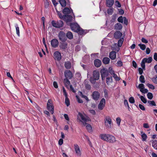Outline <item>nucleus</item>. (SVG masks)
<instances>
[{
  "label": "nucleus",
  "mask_w": 157,
  "mask_h": 157,
  "mask_svg": "<svg viewBox=\"0 0 157 157\" xmlns=\"http://www.w3.org/2000/svg\"><path fill=\"white\" fill-rule=\"evenodd\" d=\"M70 89L71 90L73 93H75L76 92V90L74 88L73 86L71 85H70Z\"/></svg>",
  "instance_id": "obj_63"
},
{
  "label": "nucleus",
  "mask_w": 157,
  "mask_h": 157,
  "mask_svg": "<svg viewBox=\"0 0 157 157\" xmlns=\"http://www.w3.org/2000/svg\"><path fill=\"white\" fill-rule=\"evenodd\" d=\"M64 66L67 69H69L71 67V63L69 61L66 62L65 63Z\"/></svg>",
  "instance_id": "obj_30"
},
{
  "label": "nucleus",
  "mask_w": 157,
  "mask_h": 157,
  "mask_svg": "<svg viewBox=\"0 0 157 157\" xmlns=\"http://www.w3.org/2000/svg\"><path fill=\"white\" fill-rule=\"evenodd\" d=\"M100 137L102 140L109 143H114L116 141L115 137L109 134H101L100 135Z\"/></svg>",
  "instance_id": "obj_2"
},
{
  "label": "nucleus",
  "mask_w": 157,
  "mask_h": 157,
  "mask_svg": "<svg viewBox=\"0 0 157 157\" xmlns=\"http://www.w3.org/2000/svg\"><path fill=\"white\" fill-rule=\"evenodd\" d=\"M138 87L140 89H143L144 88V85L142 83L140 84L138 86Z\"/></svg>",
  "instance_id": "obj_61"
},
{
  "label": "nucleus",
  "mask_w": 157,
  "mask_h": 157,
  "mask_svg": "<svg viewBox=\"0 0 157 157\" xmlns=\"http://www.w3.org/2000/svg\"><path fill=\"white\" fill-rule=\"evenodd\" d=\"M59 40L63 42H64L67 40L66 33L63 31H59L58 34Z\"/></svg>",
  "instance_id": "obj_5"
},
{
  "label": "nucleus",
  "mask_w": 157,
  "mask_h": 157,
  "mask_svg": "<svg viewBox=\"0 0 157 157\" xmlns=\"http://www.w3.org/2000/svg\"><path fill=\"white\" fill-rule=\"evenodd\" d=\"M148 103H149L150 105L151 106H156V103L155 101H150L149 100L148 101Z\"/></svg>",
  "instance_id": "obj_41"
},
{
  "label": "nucleus",
  "mask_w": 157,
  "mask_h": 157,
  "mask_svg": "<svg viewBox=\"0 0 157 157\" xmlns=\"http://www.w3.org/2000/svg\"><path fill=\"white\" fill-rule=\"evenodd\" d=\"M109 57L112 60H114L116 57V53L115 51H112L109 53Z\"/></svg>",
  "instance_id": "obj_16"
},
{
  "label": "nucleus",
  "mask_w": 157,
  "mask_h": 157,
  "mask_svg": "<svg viewBox=\"0 0 157 157\" xmlns=\"http://www.w3.org/2000/svg\"><path fill=\"white\" fill-rule=\"evenodd\" d=\"M147 97L150 100H151L153 98V95L152 93L149 92L147 94Z\"/></svg>",
  "instance_id": "obj_43"
},
{
  "label": "nucleus",
  "mask_w": 157,
  "mask_h": 157,
  "mask_svg": "<svg viewBox=\"0 0 157 157\" xmlns=\"http://www.w3.org/2000/svg\"><path fill=\"white\" fill-rule=\"evenodd\" d=\"M140 98L141 101L144 103H146L147 102V99L142 96H140Z\"/></svg>",
  "instance_id": "obj_39"
},
{
  "label": "nucleus",
  "mask_w": 157,
  "mask_h": 157,
  "mask_svg": "<svg viewBox=\"0 0 157 157\" xmlns=\"http://www.w3.org/2000/svg\"><path fill=\"white\" fill-rule=\"evenodd\" d=\"M129 101L131 103H134L135 102V99L133 97H131L129 99Z\"/></svg>",
  "instance_id": "obj_53"
},
{
  "label": "nucleus",
  "mask_w": 157,
  "mask_h": 157,
  "mask_svg": "<svg viewBox=\"0 0 157 157\" xmlns=\"http://www.w3.org/2000/svg\"><path fill=\"white\" fill-rule=\"evenodd\" d=\"M59 2L62 7H65L66 6L67 2L65 0H59Z\"/></svg>",
  "instance_id": "obj_31"
},
{
  "label": "nucleus",
  "mask_w": 157,
  "mask_h": 157,
  "mask_svg": "<svg viewBox=\"0 0 157 157\" xmlns=\"http://www.w3.org/2000/svg\"><path fill=\"white\" fill-rule=\"evenodd\" d=\"M141 134L142 140L143 141H145L146 140L147 138V135L144 133L143 131L141 132Z\"/></svg>",
  "instance_id": "obj_27"
},
{
  "label": "nucleus",
  "mask_w": 157,
  "mask_h": 157,
  "mask_svg": "<svg viewBox=\"0 0 157 157\" xmlns=\"http://www.w3.org/2000/svg\"><path fill=\"white\" fill-rule=\"evenodd\" d=\"M66 37L67 39L71 40L73 38V35L71 31H68L66 34Z\"/></svg>",
  "instance_id": "obj_23"
},
{
  "label": "nucleus",
  "mask_w": 157,
  "mask_h": 157,
  "mask_svg": "<svg viewBox=\"0 0 157 157\" xmlns=\"http://www.w3.org/2000/svg\"><path fill=\"white\" fill-rule=\"evenodd\" d=\"M124 104L125 107H127L128 108V109H129V108H130L129 105H128V101L126 99H124Z\"/></svg>",
  "instance_id": "obj_51"
},
{
  "label": "nucleus",
  "mask_w": 157,
  "mask_h": 157,
  "mask_svg": "<svg viewBox=\"0 0 157 157\" xmlns=\"http://www.w3.org/2000/svg\"><path fill=\"white\" fill-rule=\"evenodd\" d=\"M105 99L104 98H102L98 105V109L100 110H102L105 106Z\"/></svg>",
  "instance_id": "obj_11"
},
{
  "label": "nucleus",
  "mask_w": 157,
  "mask_h": 157,
  "mask_svg": "<svg viewBox=\"0 0 157 157\" xmlns=\"http://www.w3.org/2000/svg\"><path fill=\"white\" fill-rule=\"evenodd\" d=\"M138 46L142 50H144L146 49V45L144 44H139Z\"/></svg>",
  "instance_id": "obj_44"
},
{
  "label": "nucleus",
  "mask_w": 157,
  "mask_h": 157,
  "mask_svg": "<svg viewBox=\"0 0 157 157\" xmlns=\"http://www.w3.org/2000/svg\"><path fill=\"white\" fill-rule=\"evenodd\" d=\"M63 13L64 14H67L70 13V10L67 7H65L64 8L63 11Z\"/></svg>",
  "instance_id": "obj_25"
},
{
  "label": "nucleus",
  "mask_w": 157,
  "mask_h": 157,
  "mask_svg": "<svg viewBox=\"0 0 157 157\" xmlns=\"http://www.w3.org/2000/svg\"><path fill=\"white\" fill-rule=\"evenodd\" d=\"M114 3V0H106V5L107 7H111Z\"/></svg>",
  "instance_id": "obj_17"
},
{
  "label": "nucleus",
  "mask_w": 157,
  "mask_h": 157,
  "mask_svg": "<svg viewBox=\"0 0 157 157\" xmlns=\"http://www.w3.org/2000/svg\"><path fill=\"white\" fill-rule=\"evenodd\" d=\"M15 26L16 29V33L18 36H20L19 28L17 24H15Z\"/></svg>",
  "instance_id": "obj_36"
},
{
  "label": "nucleus",
  "mask_w": 157,
  "mask_h": 157,
  "mask_svg": "<svg viewBox=\"0 0 157 157\" xmlns=\"http://www.w3.org/2000/svg\"><path fill=\"white\" fill-rule=\"evenodd\" d=\"M114 28L116 30L120 31L122 29V26L120 23H117L114 25Z\"/></svg>",
  "instance_id": "obj_20"
},
{
  "label": "nucleus",
  "mask_w": 157,
  "mask_h": 157,
  "mask_svg": "<svg viewBox=\"0 0 157 157\" xmlns=\"http://www.w3.org/2000/svg\"><path fill=\"white\" fill-rule=\"evenodd\" d=\"M113 75V77L115 78L116 81H118L120 80V79L117 76V75L115 73Z\"/></svg>",
  "instance_id": "obj_59"
},
{
  "label": "nucleus",
  "mask_w": 157,
  "mask_h": 157,
  "mask_svg": "<svg viewBox=\"0 0 157 157\" xmlns=\"http://www.w3.org/2000/svg\"><path fill=\"white\" fill-rule=\"evenodd\" d=\"M85 86L86 89L87 90H89L91 89V86L90 84H86L85 85Z\"/></svg>",
  "instance_id": "obj_57"
},
{
  "label": "nucleus",
  "mask_w": 157,
  "mask_h": 157,
  "mask_svg": "<svg viewBox=\"0 0 157 157\" xmlns=\"http://www.w3.org/2000/svg\"><path fill=\"white\" fill-rule=\"evenodd\" d=\"M118 10L119 14H121V15L123 14L124 13V11L122 9H118Z\"/></svg>",
  "instance_id": "obj_62"
},
{
  "label": "nucleus",
  "mask_w": 157,
  "mask_h": 157,
  "mask_svg": "<svg viewBox=\"0 0 157 157\" xmlns=\"http://www.w3.org/2000/svg\"><path fill=\"white\" fill-rule=\"evenodd\" d=\"M121 119L120 117H118L116 118V122L117 124L119 126L120 124Z\"/></svg>",
  "instance_id": "obj_55"
},
{
  "label": "nucleus",
  "mask_w": 157,
  "mask_h": 157,
  "mask_svg": "<svg viewBox=\"0 0 157 157\" xmlns=\"http://www.w3.org/2000/svg\"><path fill=\"white\" fill-rule=\"evenodd\" d=\"M67 44L64 42L61 43L59 45V48H60V49L63 50H65L67 48Z\"/></svg>",
  "instance_id": "obj_22"
},
{
  "label": "nucleus",
  "mask_w": 157,
  "mask_h": 157,
  "mask_svg": "<svg viewBox=\"0 0 157 157\" xmlns=\"http://www.w3.org/2000/svg\"><path fill=\"white\" fill-rule=\"evenodd\" d=\"M74 147L76 155L78 156H80L81 155V151L79 146L77 144H75Z\"/></svg>",
  "instance_id": "obj_10"
},
{
  "label": "nucleus",
  "mask_w": 157,
  "mask_h": 157,
  "mask_svg": "<svg viewBox=\"0 0 157 157\" xmlns=\"http://www.w3.org/2000/svg\"><path fill=\"white\" fill-rule=\"evenodd\" d=\"M80 96L82 98H84L85 99H86V101H89V100L88 99V97L84 95L82 93V92H80Z\"/></svg>",
  "instance_id": "obj_42"
},
{
  "label": "nucleus",
  "mask_w": 157,
  "mask_h": 157,
  "mask_svg": "<svg viewBox=\"0 0 157 157\" xmlns=\"http://www.w3.org/2000/svg\"><path fill=\"white\" fill-rule=\"evenodd\" d=\"M117 66L119 67L122 66L123 65V63L122 62L121 60L118 61L117 62Z\"/></svg>",
  "instance_id": "obj_58"
},
{
  "label": "nucleus",
  "mask_w": 157,
  "mask_h": 157,
  "mask_svg": "<svg viewBox=\"0 0 157 157\" xmlns=\"http://www.w3.org/2000/svg\"><path fill=\"white\" fill-rule=\"evenodd\" d=\"M77 119L80 122H81L84 126H85L86 124V122L91 121V119L87 116L84 115L82 113L79 112L77 115Z\"/></svg>",
  "instance_id": "obj_3"
},
{
  "label": "nucleus",
  "mask_w": 157,
  "mask_h": 157,
  "mask_svg": "<svg viewBox=\"0 0 157 157\" xmlns=\"http://www.w3.org/2000/svg\"><path fill=\"white\" fill-rule=\"evenodd\" d=\"M47 109L52 114L54 113V107L51 99H49L48 100L47 103Z\"/></svg>",
  "instance_id": "obj_4"
},
{
  "label": "nucleus",
  "mask_w": 157,
  "mask_h": 157,
  "mask_svg": "<svg viewBox=\"0 0 157 157\" xmlns=\"http://www.w3.org/2000/svg\"><path fill=\"white\" fill-rule=\"evenodd\" d=\"M146 61L144 60L143 59L141 62V66L144 69L145 68V63H146Z\"/></svg>",
  "instance_id": "obj_48"
},
{
  "label": "nucleus",
  "mask_w": 157,
  "mask_h": 157,
  "mask_svg": "<svg viewBox=\"0 0 157 157\" xmlns=\"http://www.w3.org/2000/svg\"><path fill=\"white\" fill-rule=\"evenodd\" d=\"M92 96L94 100L97 101L100 98V94L98 91H94L93 92Z\"/></svg>",
  "instance_id": "obj_12"
},
{
  "label": "nucleus",
  "mask_w": 157,
  "mask_h": 157,
  "mask_svg": "<svg viewBox=\"0 0 157 157\" xmlns=\"http://www.w3.org/2000/svg\"><path fill=\"white\" fill-rule=\"evenodd\" d=\"M51 23L53 27L56 28H57V22H56L55 21L53 20L52 21Z\"/></svg>",
  "instance_id": "obj_46"
},
{
  "label": "nucleus",
  "mask_w": 157,
  "mask_h": 157,
  "mask_svg": "<svg viewBox=\"0 0 157 157\" xmlns=\"http://www.w3.org/2000/svg\"><path fill=\"white\" fill-rule=\"evenodd\" d=\"M56 11L57 12L58 15L59 16V17L60 19H63L64 18V15H63L61 13L58 11L57 10H56Z\"/></svg>",
  "instance_id": "obj_49"
},
{
  "label": "nucleus",
  "mask_w": 157,
  "mask_h": 157,
  "mask_svg": "<svg viewBox=\"0 0 157 157\" xmlns=\"http://www.w3.org/2000/svg\"><path fill=\"white\" fill-rule=\"evenodd\" d=\"M147 85L148 87L151 89L154 90L155 89V86L152 84H151L149 83H148Z\"/></svg>",
  "instance_id": "obj_45"
},
{
  "label": "nucleus",
  "mask_w": 157,
  "mask_h": 157,
  "mask_svg": "<svg viewBox=\"0 0 157 157\" xmlns=\"http://www.w3.org/2000/svg\"><path fill=\"white\" fill-rule=\"evenodd\" d=\"M64 74L65 77L67 78L70 79L72 78V74L71 71L69 70L66 71H65Z\"/></svg>",
  "instance_id": "obj_14"
},
{
  "label": "nucleus",
  "mask_w": 157,
  "mask_h": 157,
  "mask_svg": "<svg viewBox=\"0 0 157 157\" xmlns=\"http://www.w3.org/2000/svg\"><path fill=\"white\" fill-rule=\"evenodd\" d=\"M68 78H65L64 79V82L65 83V84L67 85H69L70 84V81L68 79Z\"/></svg>",
  "instance_id": "obj_50"
},
{
  "label": "nucleus",
  "mask_w": 157,
  "mask_h": 157,
  "mask_svg": "<svg viewBox=\"0 0 157 157\" xmlns=\"http://www.w3.org/2000/svg\"><path fill=\"white\" fill-rule=\"evenodd\" d=\"M116 6L120 8L121 7V4L118 0H116L115 2Z\"/></svg>",
  "instance_id": "obj_47"
},
{
  "label": "nucleus",
  "mask_w": 157,
  "mask_h": 157,
  "mask_svg": "<svg viewBox=\"0 0 157 157\" xmlns=\"http://www.w3.org/2000/svg\"><path fill=\"white\" fill-rule=\"evenodd\" d=\"M122 33L120 31H116L114 33V37L116 39H118L121 38V37L122 36Z\"/></svg>",
  "instance_id": "obj_18"
},
{
  "label": "nucleus",
  "mask_w": 157,
  "mask_h": 157,
  "mask_svg": "<svg viewBox=\"0 0 157 157\" xmlns=\"http://www.w3.org/2000/svg\"><path fill=\"white\" fill-rule=\"evenodd\" d=\"M139 107L142 110H145V107L141 104H139Z\"/></svg>",
  "instance_id": "obj_60"
},
{
  "label": "nucleus",
  "mask_w": 157,
  "mask_h": 157,
  "mask_svg": "<svg viewBox=\"0 0 157 157\" xmlns=\"http://www.w3.org/2000/svg\"><path fill=\"white\" fill-rule=\"evenodd\" d=\"M85 126L88 132H92V127L90 124L86 123Z\"/></svg>",
  "instance_id": "obj_28"
},
{
  "label": "nucleus",
  "mask_w": 157,
  "mask_h": 157,
  "mask_svg": "<svg viewBox=\"0 0 157 157\" xmlns=\"http://www.w3.org/2000/svg\"><path fill=\"white\" fill-rule=\"evenodd\" d=\"M113 12V8L111 7L108 9L107 10V13L109 15H111Z\"/></svg>",
  "instance_id": "obj_32"
},
{
  "label": "nucleus",
  "mask_w": 157,
  "mask_h": 157,
  "mask_svg": "<svg viewBox=\"0 0 157 157\" xmlns=\"http://www.w3.org/2000/svg\"><path fill=\"white\" fill-rule=\"evenodd\" d=\"M94 66L97 67H99L101 65V62L99 59H96L94 61Z\"/></svg>",
  "instance_id": "obj_19"
},
{
  "label": "nucleus",
  "mask_w": 157,
  "mask_h": 157,
  "mask_svg": "<svg viewBox=\"0 0 157 157\" xmlns=\"http://www.w3.org/2000/svg\"><path fill=\"white\" fill-rule=\"evenodd\" d=\"M110 61L109 59L107 57H104L102 60V62L103 63L105 64H108L109 63Z\"/></svg>",
  "instance_id": "obj_24"
},
{
  "label": "nucleus",
  "mask_w": 157,
  "mask_h": 157,
  "mask_svg": "<svg viewBox=\"0 0 157 157\" xmlns=\"http://www.w3.org/2000/svg\"><path fill=\"white\" fill-rule=\"evenodd\" d=\"M124 38H122L120 39L118 42V46L119 47H121L124 41Z\"/></svg>",
  "instance_id": "obj_33"
},
{
  "label": "nucleus",
  "mask_w": 157,
  "mask_h": 157,
  "mask_svg": "<svg viewBox=\"0 0 157 157\" xmlns=\"http://www.w3.org/2000/svg\"><path fill=\"white\" fill-rule=\"evenodd\" d=\"M71 30L75 32H77L80 35L85 34L86 33L85 31L81 28L79 25L76 23H72L69 24Z\"/></svg>",
  "instance_id": "obj_1"
},
{
  "label": "nucleus",
  "mask_w": 157,
  "mask_h": 157,
  "mask_svg": "<svg viewBox=\"0 0 157 157\" xmlns=\"http://www.w3.org/2000/svg\"><path fill=\"white\" fill-rule=\"evenodd\" d=\"M152 142V146L154 149H157V140H152L151 141Z\"/></svg>",
  "instance_id": "obj_29"
},
{
  "label": "nucleus",
  "mask_w": 157,
  "mask_h": 157,
  "mask_svg": "<svg viewBox=\"0 0 157 157\" xmlns=\"http://www.w3.org/2000/svg\"><path fill=\"white\" fill-rule=\"evenodd\" d=\"M51 44L52 47L56 48L58 47L59 45L58 41L56 39H53L51 40Z\"/></svg>",
  "instance_id": "obj_13"
},
{
  "label": "nucleus",
  "mask_w": 157,
  "mask_h": 157,
  "mask_svg": "<svg viewBox=\"0 0 157 157\" xmlns=\"http://www.w3.org/2000/svg\"><path fill=\"white\" fill-rule=\"evenodd\" d=\"M124 17L121 16L117 18V21L119 23H123V22Z\"/></svg>",
  "instance_id": "obj_38"
},
{
  "label": "nucleus",
  "mask_w": 157,
  "mask_h": 157,
  "mask_svg": "<svg viewBox=\"0 0 157 157\" xmlns=\"http://www.w3.org/2000/svg\"><path fill=\"white\" fill-rule=\"evenodd\" d=\"M57 28L62 27L63 25V22L61 20H59L57 21Z\"/></svg>",
  "instance_id": "obj_26"
},
{
  "label": "nucleus",
  "mask_w": 157,
  "mask_h": 157,
  "mask_svg": "<svg viewBox=\"0 0 157 157\" xmlns=\"http://www.w3.org/2000/svg\"><path fill=\"white\" fill-rule=\"evenodd\" d=\"M154 59L156 61H157V53L155 52L154 55Z\"/></svg>",
  "instance_id": "obj_64"
},
{
  "label": "nucleus",
  "mask_w": 157,
  "mask_h": 157,
  "mask_svg": "<svg viewBox=\"0 0 157 157\" xmlns=\"http://www.w3.org/2000/svg\"><path fill=\"white\" fill-rule=\"evenodd\" d=\"M64 17L63 20L66 22L67 25H69L71 23L70 22L72 20L73 17L70 15H64Z\"/></svg>",
  "instance_id": "obj_8"
},
{
  "label": "nucleus",
  "mask_w": 157,
  "mask_h": 157,
  "mask_svg": "<svg viewBox=\"0 0 157 157\" xmlns=\"http://www.w3.org/2000/svg\"><path fill=\"white\" fill-rule=\"evenodd\" d=\"M117 14L114 13L112 15L111 19L110 20V22L111 23H113L116 21V19L117 17Z\"/></svg>",
  "instance_id": "obj_21"
},
{
  "label": "nucleus",
  "mask_w": 157,
  "mask_h": 157,
  "mask_svg": "<svg viewBox=\"0 0 157 157\" xmlns=\"http://www.w3.org/2000/svg\"><path fill=\"white\" fill-rule=\"evenodd\" d=\"M93 78L96 80H98L99 79L100 77L99 72L96 71H94L93 72Z\"/></svg>",
  "instance_id": "obj_15"
},
{
  "label": "nucleus",
  "mask_w": 157,
  "mask_h": 157,
  "mask_svg": "<svg viewBox=\"0 0 157 157\" xmlns=\"http://www.w3.org/2000/svg\"><path fill=\"white\" fill-rule=\"evenodd\" d=\"M105 125L108 128H109L111 126V124H112L111 118L109 116H106L105 119Z\"/></svg>",
  "instance_id": "obj_7"
},
{
  "label": "nucleus",
  "mask_w": 157,
  "mask_h": 157,
  "mask_svg": "<svg viewBox=\"0 0 157 157\" xmlns=\"http://www.w3.org/2000/svg\"><path fill=\"white\" fill-rule=\"evenodd\" d=\"M140 81L141 83H144L145 82V80H144V76L141 75L139 78Z\"/></svg>",
  "instance_id": "obj_40"
},
{
  "label": "nucleus",
  "mask_w": 157,
  "mask_h": 157,
  "mask_svg": "<svg viewBox=\"0 0 157 157\" xmlns=\"http://www.w3.org/2000/svg\"><path fill=\"white\" fill-rule=\"evenodd\" d=\"M140 91L143 93L145 94L146 93H147L148 92V90L147 89L144 88L143 89H140Z\"/></svg>",
  "instance_id": "obj_54"
},
{
  "label": "nucleus",
  "mask_w": 157,
  "mask_h": 157,
  "mask_svg": "<svg viewBox=\"0 0 157 157\" xmlns=\"http://www.w3.org/2000/svg\"><path fill=\"white\" fill-rule=\"evenodd\" d=\"M100 73L102 80H104L105 77L107 76L109 74L108 71L107 69L104 68L101 70Z\"/></svg>",
  "instance_id": "obj_6"
},
{
  "label": "nucleus",
  "mask_w": 157,
  "mask_h": 157,
  "mask_svg": "<svg viewBox=\"0 0 157 157\" xmlns=\"http://www.w3.org/2000/svg\"><path fill=\"white\" fill-rule=\"evenodd\" d=\"M65 103L67 106H68L70 104V100L68 98L67 96L65 97Z\"/></svg>",
  "instance_id": "obj_37"
},
{
  "label": "nucleus",
  "mask_w": 157,
  "mask_h": 157,
  "mask_svg": "<svg viewBox=\"0 0 157 157\" xmlns=\"http://www.w3.org/2000/svg\"><path fill=\"white\" fill-rule=\"evenodd\" d=\"M113 82V78L112 77H107L106 78V83L108 85H109L110 82Z\"/></svg>",
  "instance_id": "obj_35"
},
{
  "label": "nucleus",
  "mask_w": 157,
  "mask_h": 157,
  "mask_svg": "<svg viewBox=\"0 0 157 157\" xmlns=\"http://www.w3.org/2000/svg\"><path fill=\"white\" fill-rule=\"evenodd\" d=\"M108 72L112 75H113L115 74L114 71L113 70L112 68L110 67L109 68Z\"/></svg>",
  "instance_id": "obj_52"
},
{
  "label": "nucleus",
  "mask_w": 157,
  "mask_h": 157,
  "mask_svg": "<svg viewBox=\"0 0 157 157\" xmlns=\"http://www.w3.org/2000/svg\"><path fill=\"white\" fill-rule=\"evenodd\" d=\"M143 59H144V60L146 61V63H151V62L152 59V57H149L148 58H145Z\"/></svg>",
  "instance_id": "obj_34"
},
{
  "label": "nucleus",
  "mask_w": 157,
  "mask_h": 157,
  "mask_svg": "<svg viewBox=\"0 0 157 157\" xmlns=\"http://www.w3.org/2000/svg\"><path fill=\"white\" fill-rule=\"evenodd\" d=\"M53 56L54 59L58 61H59L62 59L61 53L58 51H56L54 52Z\"/></svg>",
  "instance_id": "obj_9"
},
{
  "label": "nucleus",
  "mask_w": 157,
  "mask_h": 157,
  "mask_svg": "<svg viewBox=\"0 0 157 157\" xmlns=\"http://www.w3.org/2000/svg\"><path fill=\"white\" fill-rule=\"evenodd\" d=\"M76 98L77 99V101H78V103H82L83 102V101L82 99H80L78 96H76Z\"/></svg>",
  "instance_id": "obj_56"
}]
</instances>
